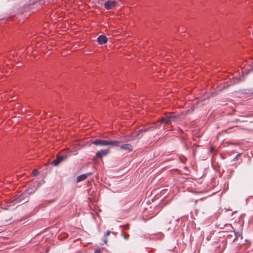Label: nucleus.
I'll list each match as a JSON object with an SVG mask.
<instances>
[{
  "instance_id": "3",
  "label": "nucleus",
  "mask_w": 253,
  "mask_h": 253,
  "mask_svg": "<svg viewBox=\"0 0 253 253\" xmlns=\"http://www.w3.org/2000/svg\"><path fill=\"white\" fill-rule=\"evenodd\" d=\"M91 143L97 146H105L108 145L109 141L106 140L98 139L92 141Z\"/></svg>"
},
{
  "instance_id": "17",
  "label": "nucleus",
  "mask_w": 253,
  "mask_h": 253,
  "mask_svg": "<svg viewBox=\"0 0 253 253\" xmlns=\"http://www.w3.org/2000/svg\"><path fill=\"white\" fill-rule=\"evenodd\" d=\"M103 241L105 244H106L107 242V239L106 237L103 236Z\"/></svg>"
},
{
  "instance_id": "7",
  "label": "nucleus",
  "mask_w": 253,
  "mask_h": 253,
  "mask_svg": "<svg viewBox=\"0 0 253 253\" xmlns=\"http://www.w3.org/2000/svg\"><path fill=\"white\" fill-rule=\"evenodd\" d=\"M91 174H92L91 172H88V173H87L85 174H81V175L78 176L77 178V182L78 183V182H80L82 181L85 180V179H86V178L88 176H89Z\"/></svg>"
},
{
  "instance_id": "8",
  "label": "nucleus",
  "mask_w": 253,
  "mask_h": 253,
  "mask_svg": "<svg viewBox=\"0 0 253 253\" xmlns=\"http://www.w3.org/2000/svg\"><path fill=\"white\" fill-rule=\"evenodd\" d=\"M120 149L130 152L132 151V146L130 144H125L120 146Z\"/></svg>"
},
{
  "instance_id": "12",
  "label": "nucleus",
  "mask_w": 253,
  "mask_h": 253,
  "mask_svg": "<svg viewBox=\"0 0 253 253\" xmlns=\"http://www.w3.org/2000/svg\"><path fill=\"white\" fill-rule=\"evenodd\" d=\"M234 236L236 237V238L233 240V241H234L235 240L236 238L237 237H241V239L243 238L242 232H240V231L236 232L234 230Z\"/></svg>"
},
{
  "instance_id": "11",
  "label": "nucleus",
  "mask_w": 253,
  "mask_h": 253,
  "mask_svg": "<svg viewBox=\"0 0 253 253\" xmlns=\"http://www.w3.org/2000/svg\"><path fill=\"white\" fill-rule=\"evenodd\" d=\"M120 142L119 141H109L108 145L112 146H120Z\"/></svg>"
},
{
  "instance_id": "4",
  "label": "nucleus",
  "mask_w": 253,
  "mask_h": 253,
  "mask_svg": "<svg viewBox=\"0 0 253 253\" xmlns=\"http://www.w3.org/2000/svg\"><path fill=\"white\" fill-rule=\"evenodd\" d=\"M109 152V148L100 150L96 152L95 157L98 158H101L103 156H106Z\"/></svg>"
},
{
  "instance_id": "20",
  "label": "nucleus",
  "mask_w": 253,
  "mask_h": 253,
  "mask_svg": "<svg viewBox=\"0 0 253 253\" xmlns=\"http://www.w3.org/2000/svg\"><path fill=\"white\" fill-rule=\"evenodd\" d=\"M241 155V154H238L237 155V156L235 157V158H234V159H236L237 158L238 156H240Z\"/></svg>"
},
{
  "instance_id": "10",
  "label": "nucleus",
  "mask_w": 253,
  "mask_h": 253,
  "mask_svg": "<svg viewBox=\"0 0 253 253\" xmlns=\"http://www.w3.org/2000/svg\"><path fill=\"white\" fill-rule=\"evenodd\" d=\"M159 127L158 126H156V125H154L152 126L149 127L148 128H142L139 130V132H146L147 131H152L154 129H155L156 128H159Z\"/></svg>"
},
{
  "instance_id": "1",
  "label": "nucleus",
  "mask_w": 253,
  "mask_h": 253,
  "mask_svg": "<svg viewBox=\"0 0 253 253\" xmlns=\"http://www.w3.org/2000/svg\"><path fill=\"white\" fill-rule=\"evenodd\" d=\"M36 189L31 190L30 189H27V190L20 194L17 198H15L9 203V206L14 205L15 204L22 203H25L28 201V196L30 195L33 194Z\"/></svg>"
},
{
  "instance_id": "5",
  "label": "nucleus",
  "mask_w": 253,
  "mask_h": 253,
  "mask_svg": "<svg viewBox=\"0 0 253 253\" xmlns=\"http://www.w3.org/2000/svg\"><path fill=\"white\" fill-rule=\"evenodd\" d=\"M117 5V2L116 1H107L104 4V7L107 9L109 10L114 7Z\"/></svg>"
},
{
  "instance_id": "14",
  "label": "nucleus",
  "mask_w": 253,
  "mask_h": 253,
  "mask_svg": "<svg viewBox=\"0 0 253 253\" xmlns=\"http://www.w3.org/2000/svg\"><path fill=\"white\" fill-rule=\"evenodd\" d=\"M122 235L124 237V238L126 240H127L128 239V237H129V235H126L125 233L122 232Z\"/></svg>"
},
{
  "instance_id": "22",
  "label": "nucleus",
  "mask_w": 253,
  "mask_h": 253,
  "mask_svg": "<svg viewBox=\"0 0 253 253\" xmlns=\"http://www.w3.org/2000/svg\"><path fill=\"white\" fill-rule=\"evenodd\" d=\"M167 230H170V227H169V228H168Z\"/></svg>"
},
{
  "instance_id": "18",
  "label": "nucleus",
  "mask_w": 253,
  "mask_h": 253,
  "mask_svg": "<svg viewBox=\"0 0 253 253\" xmlns=\"http://www.w3.org/2000/svg\"><path fill=\"white\" fill-rule=\"evenodd\" d=\"M94 253H101L100 250H96L94 251Z\"/></svg>"
},
{
  "instance_id": "13",
  "label": "nucleus",
  "mask_w": 253,
  "mask_h": 253,
  "mask_svg": "<svg viewBox=\"0 0 253 253\" xmlns=\"http://www.w3.org/2000/svg\"><path fill=\"white\" fill-rule=\"evenodd\" d=\"M142 132H139V130L138 131L136 134V137H137L138 139H140L142 137Z\"/></svg>"
},
{
  "instance_id": "16",
  "label": "nucleus",
  "mask_w": 253,
  "mask_h": 253,
  "mask_svg": "<svg viewBox=\"0 0 253 253\" xmlns=\"http://www.w3.org/2000/svg\"><path fill=\"white\" fill-rule=\"evenodd\" d=\"M111 233V231H110L109 230H108L106 231V232L105 233L104 236L105 237H107L108 236H109Z\"/></svg>"
},
{
  "instance_id": "15",
  "label": "nucleus",
  "mask_w": 253,
  "mask_h": 253,
  "mask_svg": "<svg viewBox=\"0 0 253 253\" xmlns=\"http://www.w3.org/2000/svg\"><path fill=\"white\" fill-rule=\"evenodd\" d=\"M33 174L34 176H37L39 174V171L37 169H34L33 170Z\"/></svg>"
},
{
  "instance_id": "19",
  "label": "nucleus",
  "mask_w": 253,
  "mask_h": 253,
  "mask_svg": "<svg viewBox=\"0 0 253 253\" xmlns=\"http://www.w3.org/2000/svg\"><path fill=\"white\" fill-rule=\"evenodd\" d=\"M44 2H45V0H40V3L41 4H42V3H44Z\"/></svg>"
},
{
  "instance_id": "21",
  "label": "nucleus",
  "mask_w": 253,
  "mask_h": 253,
  "mask_svg": "<svg viewBox=\"0 0 253 253\" xmlns=\"http://www.w3.org/2000/svg\"><path fill=\"white\" fill-rule=\"evenodd\" d=\"M232 236L231 235H229L228 236V238H230V237H231Z\"/></svg>"
},
{
  "instance_id": "9",
  "label": "nucleus",
  "mask_w": 253,
  "mask_h": 253,
  "mask_svg": "<svg viewBox=\"0 0 253 253\" xmlns=\"http://www.w3.org/2000/svg\"><path fill=\"white\" fill-rule=\"evenodd\" d=\"M107 40V38L104 35H100L97 38V42L100 44L105 43Z\"/></svg>"
},
{
  "instance_id": "6",
  "label": "nucleus",
  "mask_w": 253,
  "mask_h": 253,
  "mask_svg": "<svg viewBox=\"0 0 253 253\" xmlns=\"http://www.w3.org/2000/svg\"><path fill=\"white\" fill-rule=\"evenodd\" d=\"M66 158L67 156L65 155L57 156L56 159L52 161V164H53L54 166H56L58 165V164L60 163H61L62 161L66 159Z\"/></svg>"
},
{
  "instance_id": "2",
  "label": "nucleus",
  "mask_w": 253,
  "mask_h": 253,
  "mask_svg": "<svg viewBox=\"0 0 253 253\" xmlns=\"http://www.w3.org/2000/svg\"><path fill=\"white\" fill-rule=\"evenodd\" d=\"M179 119V117L177 116L174 115H169L166 116L162 119L161 123H159V124H156V126H158L160 128L161 127V125L162 124H169L172 122H177V120Z\"/></svg>"
}]
</instances>
